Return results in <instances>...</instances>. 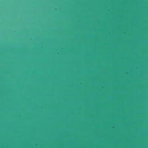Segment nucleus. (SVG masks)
Masks as SVG:
<instances>
[{
	"label": "nucleus",
	"mask_w": 148,
	"mask_h": 148,
	"mask_svg": "<svg viewBox=\"0 0 148 148\" xmlns=\"http://www.w3.org/2000/svg\"><path fill=\"white\" fill-rule=\"evenodd\" d=\"M125 74H128V72H126L125 73Z\"/></svg>",
	"instance_id": "obj_1"
}]
</instances>
